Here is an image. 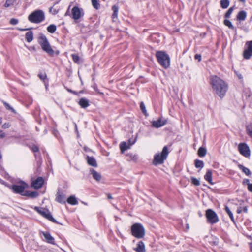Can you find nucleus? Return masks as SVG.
Returning a JSON list of instances; mask_svg holds the SVG:
<instances>
[{
    "instance_id": "1",
    "label": "nucleus",
    "mask_w": 252,
    "mask_h": 252,
    "mask_svg": "<svg viewBox=\"0 0 252 252\" xmlns=\"http://www.w3.org/2000/svg\"><path fill=\"white\" fill-rule=\"evenodd\" d=\"M210 84L213 92L220 98H222L228 90V84L223 79L217 75L210 77Z\"/></svg>"
},
{
    "instance_id": "2",
    "label": "nucleus",
    "mask_w": 252,
    "mask_h": 252,
    "mask_svg": "<svg viewBox=\"0 0 252 252\" xmlns=\"http://www.w3.org/2000/svg\"><path fill=\"white\" fill-rule=\"evenodd\" d=\"M38 42L41 46L42 49L48 54L49 55L52 56L54 54V51L52 48L47 37L43 34H40L38 38Z\"/></svg>"
},
{
    "instance_id": "3",
    "label": "nucleus",
    "mask_w": 252,
    "mask_h": 252,
    "mask_svg": "<svg viewBox=\"0 0 252 252\" xmlns=\"http://www.w3.org/2000/svg\"><path fill=\"white\" fill-rule=\"evenodd\" d=\"M169 154V151L166 146H164L160 153H156L154 155L153 164L157 166L162 164L164 161L167 158Z\"/></svg>"
},
{
    "instance_id": "4",
    "label": "nucleus",
    "mask_w": 252,
    "mask_h": 252,
    "mask_svg": "<svg viewBox=\"0 0 252 252\" xmlns=\"http://www.w3.org/2000/svg\"><path fill=\"white\" fill-rule=\"evenodd\" d=\"M131 231L132 236L138 239L143 238L145 234L143 226L139 223H134L131 226Z\"/></svg>"
},
{
    "instance_id": "5",
    "label": "nucleus",
    "mask_w": 252,
    "mask_h": 252,
    "mask_svg": "<svg viewBox=\"0 0 252 252\" xmlns=\"http://www.w3.org/2000/svg\"><path fill=\"white\" fill-rule=\"evenodd\" d=\"M156 57L159 63L165 68L170 65V58L164 52L158 51L156 53Z\"/></svg>"
},
{
    "instance_id": "6",
    "label": "nucleus",
    "mask_w": 252,
    "mask_h": 252,
    "mask_svg": "<svg viewBox=\"0 0 252 252\" xmlns=\"http://www.w3.org/2000/svg\"><path fill=\"white\" fill-rule=\"evenodd\" d=\"M45 19V15L43 11L41 10H37L28 16V20L32 23H39Z\"/></svg>"
},
{
    "instance_id": "7",
    "label": "nucleus",
    "mask_w": 252,
    "mask_h": 252,
    "mask_svg": "<svg viewBox=\"0 0 252 252\" xmlns=\"http://www.w3.org/2000/svg\"><path fill=\"white\" fill-rule=\"evenodd\" d=\"M205 216L207 222L210 224H213L219 221L217 214L211 209H208L206 211Z\"/></svg>"
},
{
    "instance_id": "8",
    "label": "nucleus",
    "mask_w": 252,
    "mask_h": 252,
    "mask_svg": "<svg viewBox=\"0 0 252 252\" xmlns=\"http://www.w3.org/2000/svg\"><path fill=\"white\" fill-rule=\"evenodd\" d=\"M28 187V185L23 181H21L18 184L13 185L11 187V189L15 193L20 194L23 195L25 193L24 190Z\"/></svg>"
},
{
    "instance_id": "9",
    "label": "nucleus",
    "mask_w": 252,
    "mask_h": 252,
    "mask_svg": "<svg viewBox=\"0 0 252 252\" xmlns=\"http://www.w3.org/2000/svg\"><path fill=\"white\" fill-rule=\"evenodd\" d=\"M238 151L240 153L246 158H250L251 151L248 145L245 143H240L238 145Z\"/></svg>"
},
{
    "instance_id": "10",
    "label": "nucleus",
    "mask_w": 252,
    "mask_h": 252,
    "mask_svg": "<svg viewBox=\"0 0 252 252\" xmlns=\"http://www.w3.org/2000/svg\"><path fill=\"white\" fill-rule=\"evenodd\" d=\"M72 18L75 20H78L83 16L84 13L83 9L78 6H74L71 10Z\"/></svg>"
},
{
    "instance_id": "11",
    "label": "nucleus",
    "mask_w": 252,
    "mask_h": 252,
    "mask_svg": "<svg viewBox=\"0 0 252 252\" xmlns=\"http://www.w3.org/2000/svg\"><path fill=\"white\" fill-rule=\"evenodd\" d=\"M247 48L243 52V57L245 59L248 60L252 56V40L247 41L246 43Z\"/></svg>"
},
{
    "instance_id": "12",
    "label": "nucleus",
    "mask_w": 252,
    "mask_h": 252,
    "mask_svg": "<svg viewBox=\"0 0 252 252\" xmlns=\"http://www.w3.org/2000/svg\"><path fill=\"white\" fill-rule=\"evenodd\" d=\"M44 183L43 178L41 177H38L36 180L33 181L32 183V186L35 189H40Z\"/></svg>"
},
{
    "instance_id": "13",
    "label": "nucleus",
    "mask_w": 252,
    "mask_h": 252,
    "mask_svg": "<svg viewBox=\"0 0 252 252\" xmlns=\"http://www.w3.org/2000/svg\"><path fill=\"white\" fill-rule=\"evenodd\" d=\"M166 122L165 120L160 118L157 120L153 121L152 126L155 128H158L164 126L166 124Z\"/></svg>"
},
{
    "instance_id": "14",
    "label": "nucleus",
    "mask_w": 252,
    "mask_h": 252,
    "mask_svg": "<svg viewBox=\"0 0 252 252\" xmlns=\"http://www.w3.org/2000/svg\"><path fill=\"white\" fill-rule=\"evenodd\" d=\"M46 241L51 244H55L54 238L48 232H44L42 233Z\"/></svg>"
},
{
    "instance_id": "15",
    "label": "nucleus",
    "mask_w": 252,
    "mask_h": 252,
    "mask_svg": "<svg viewBox=\"0 0 252 252\" xmlns=\"http://www.w3.org/2000/svg\"><path fill=\"white\" fill-rule=\"evenodd\" d=\"M135 143V140L132 143L129 144H128L126 142H122L120 144V148L121 149V151L122 153H124V152L129 149L130 148V146L133 145Z\"/></svg>"
},
{
    "instance_id": "16",
    "label": "nucleus",
    "mask_w": 252,
    "mask_h": 252,
    "mask_svg": "<svg viewBox=\"0 0 252 252\" xmlns=\"http://www.w3.org/2000/svg\"><path fill=\"white\" fill-rule=\"evenodd\" d=\"M134 250L136 252H146L144 243L142 241H139L137 244V247Z\"/></svg>"
},
{
    "instance_id": "17",
    "label": "nucleus",
    "mask_w": 252,
    "mask_h": 252,
    "mask_svg": "<svg viewBox=\"0 0 252 252\" xmlns=\"http://www.w3.org/2000/svg\"><path fill=\"white\" fill-rule=\"evenodd\" d=\"M91 174L94 179L97 181H99L101 180V176L100 174L94 170V169H91L90 170Z\"/></svg>"
},
{
    "instance_id": "18",
    "label": "nucleus",
    "mask_w": 252,
    "mask_h": 252,
    "mask_svg": "<svg viewBox=\"0 0 252 252\" xmlns=\"http://www.w3.org/2000/svg\"><path fill=\"white\" fill-rule=\"evenodd\" d=\"M204 179L210 184L213 185V183L212 182V172L211 170H207L204 175Z\"/></svg>"
},
{
    "instance_id": "19",
    "label": "nucleus",
    "mask_w": 252,
    "mask_h": 252,
    "mask_svg": "<svg viewBox=\"0 0 252 252\" xmlns=\"http://www.w3.org/2000/svg\"><path fill=\"white\" fill-rule=\"evenodd\" d=\"M56 200L60 203H65V197L63 194L60 192H58L56 195Z\"/></svg>"
},
{
    "instance_id": "20",
    "label": "nucleus",
    "mask_w": 252,
    "mask_h": 252,
    "mask_svg": "<svg viewBox=\"0 0 252 252\" xmlns=\"http://www.w3.org/2000/svg\"><path fill=\"white\" fill-rule=\"evenodd\" d=\"M87 161L89 165L93 167H97V163L95 159L93 157L87 156Z\"/></svg>"
},
{
    "instance_id": "21",
    "label": "nucleus",
    "mask_w": 252,
    "mask_h": 252,
    "mask_svg": "<svg viewBox=\"0 0 252 252\" xmlns=\"http://www.w3.org/2000/svg\"><path fill=\"white\" fill-rule=\"evenodd\" d=\"M78 104L83 108H85L89 106V100L85 98H82L80 99Z\"/></svg>"
},
{
    "instance_id": "22",
    "label": "nucleus",
    "mask_w": 252,
    "mask_h": 252,
    "mask_svg": "<svg viewBox=\"0 0 252 252\" xmlns=\"http://www.w3.org/2000/svg\"><path fill=\"white\" fill-rule=\"evenodd\" d=\"M247 16V13L245 11H240L237 15V19L239 21H244Z\"/></svg>"
},
{
    "instance_id": "23",
    "label": "nucleus",
    "mask_w": 252,
    "mask_h": 252,
    "mask_svg": "<svg viewBox=\"0 0 252 252\" xmlns=\"http://www.w3.org/2000/svg\"><path fill=\"white\" fill-rule=\"evenodd\" d=\"M34 209L38 212L40 215L44 217L46 213L49 211L48 209L43 208H39L38 207H35Z\"/></svg>"
},
{
    "instance_id": "24",
    "label": "nucleus",
    "mask_w": 252,
    "mask_h": 252,
    "mask_svg": "<svg viewBox=\"0 0 252 252\" xmlns=\"http://www.w3.org/2000/svg\"><path fill=\"white\" fill-rule=\"evenodd\" d=\"M25 38L28 42H31L33 38V34L32 31L27 32L25 35Z\"/></svg>"
},
{
    "instance_id": "25",
    "label": "nucleus",
    "mask_w": 252,
    "mask_h": 252,
    "mask_svg": "<svg viewBox=\"0 0 252 252\" xmlns=\"http://www.w3.org/2000/svg\"><path fill=\"white\" fill-rule=\"evenodd\" d=\"M238 167H239V168L241 170H242V171L247 176H249L251 174V172L250 171V170L247 167H244L243 165H241V164H239L238 165Z\"/></svg>"
},
{
    "instance_id": "26",
    "label": "nucleus",
    "mask_w": 252,
    "mask_h": 252,
    "mask_svg": "<svg viewBox=\"0 0 252 252\" xmlns=\"http://www.w3.org/2000/svg\"><path fill=\"white\" fill-rule=\"evenodd\" d=\"M23 194V196H30L32 198H35L38 195V193L36 191H26L25 193Z\"/></svg>"
},
{
    "instance_id": "27",
    "label": "nucleus",
    "mask_w": 252,
    "mask_h": 252,
    "mask_svg": "<svg viewBox=\"0 0 252 252\" xmlns=\"http://www.w3.org/2000/svg\"><path fill=\"white\" fill-rule=\"evenodd\" d=\"M67 202L71 205H76L78 204L77 199L74 196H71L68 198L67 200Z\"/></svg>"
},
{
    "instance_id": "28",
    "label": "nucleus",
    "mask_w": 252,
    "mask_h": 252,
    "mask_svg": "<svg viewBox=\"0 0 252 252\" xmlns=\"http://www.w3.org/2000/svg\"><path fill=\"white\" fill-rule=\"evenodd\" d=\"M229 0H221L220 1V6L223 9L227 8L229 6Z\"/></svg>"
},
{
    "instance_id": "29",
    "label": "nucleus",
    "mask_w": 252,
    "mask_h": 252,
    "mask_svg": "<svg viewBox=\"0 0 252 252\" xmlns=\"http://www.w3.org/2000/svg\"><path fill=\"white\" fill-rule=\"evenodd\" d=\"M206 149L205 148L200 147L198 150V155L199 157H204L206 154Z\"/></svg>"
},
{
    "instance_id": "30",
    "label": "nucleus",
    "mask_w": 252,
    "mask_h": 252,
    "mask_svg": "<svg viewBox=\"0 0 252 252\" xmlns=\"http://www.w3.org/2000/svg\"><path fill=\"white\" fill-rule=\"evenodd\" d=\"M56 26L54 24L50 25L47 28V31L51 33H54L56 31Z\"/></svg>"
},
{
    "instance_id": "31",
    "label": "nucleus",
    "mask_w": 252,
    "mask_h": 252,
    "mask_svg": "<svg viewBox=\"0 0 252 252\" xmlns=\"http://www.w3.org/2000/svg\"><path fill=\"white\" fill-rule=\"evenodd\" d=\"M247 134L252 138V123L248 124L246 126Z\"/></svg>"
},
{
    "instance_id": "32",
    "label": "nucleus",
    "mask_w": 252,
    "mask_h": 252,
    "mask_svg": "<svg viewBox=\"0 0 252 252\" xmlns=\"http://www.w3.org/2000/svg\"><path fill=\"white\" fill-rule=\"evenodd\" d=\"M44 217L53 222H56V220L52 217V215L49 211H48Z\"/></svg>"
},
{
    "instance_id": "33",
    "label": "nucleus",
    "mask_w": 252,
    "mask_h": 252,
    "mask_svg": "<svg viewBox=\"0 0 252 252\" xmlns=\"http://www.w3.org/2000/svg\"><path fill=\"white\" fill-rule=\"evenodd\" d=\"M195 166L196 168H202L204 166V163L202 160L196 159L195 160Z\"/></svg>"
},
{
    "instance_id": "34",
    "label": "nucleus",
    "mask_w": 252,
    "mask_h": 252,
    "mask_svg": "<svg viewBox=\"0 0 252 252\" xmlns=\"http://www.w3.org/2000/svg\"><path fill=\"white\" fill-rule=\"evenodd\" d=\"M225 210L227 212L228 215H229V216L230 219L231 220L234 222V217H233V214H232V212L230 211V209L229 208V207L228 206H225Z\"/></svg>"
},
{
    "instance_id": "35",
    "label": "nucleus",
    "mask_w": 252,
    "mask_h": 252,
    "mask_svg": "<svg viewBox=\"0 0 252 252\" xmlns=\"http://www.w3.org/2000/svg\"><path fill=\"white\" fill-rule=\"evenodd\" d=\"M112 10L113 11L112 18H115L117 17L118 12V7L115 5L112 6Z\"/></svg>"
},
{
    "instance_id": "36",
    "label": "nucleus",
    "mask_w": 252,
    "mask_h": 252,
    "mask_svg": "<svg viewBox=\"0 0 252 252\" xmlns=\"http://www.w3.org/2000/svg\"><path fill=\"white\" fill-rule=\"evenodd\" d=\"M242 211L245 213H247L248 212L247 207L246 206H239L237 208V212L238 214H240Z\"/></svg>"
},
{
    "instance_id": "37",
    "label": "nucleus",
    "mask_w": 252,
    "mask_h": 252,
    "mask_svg": "<svg viewBox=\"0 0 252 252\" xmlns=\"http://www.w3.org/2000/svg\"><path fill=\"white\" fill-rule=\"evenodd\" d=\"M15 2L16 0H6L5 3L4 4V6L5 7H8L10 6L14 5Z\"/></svg>"
},
{
    "instance_id": "38",
    "label": "nucleus",
    "mask_w": 252,
    "mask_h": 252,
    "mask_svg": "<svg viewBox=\"0 0 252 252\" xmlns=\"http://www.w3.org/2000/svg\"><path fill=\"white\" fill-rule=\"evenodd\" d=\"M224 24L225 26L228 27L230 29H231L232 30L234 29V26H233L231 22L229 20H227V19L224 20Z\"/></svg>"
},
{
    "instance_id": "39",
    "label": "nucleus",
    "mask_w": 252,
    "mask_h": 252,
    "mask_svg": "<svg viewBox=\"0 0 252 252\" xmlns=\"http://www.w3.org/2000/svg\"><path fill=\"white\" fill-rule=\"evenodd\" d=\"M92 5L95 9H98L100 7L98 0H91Z\"/></svg>"
},
{
    "instance_id": "40",
    "label": "nucleus",
    "mask_w": 252,
    "mask_h": 252,
    "mask_svg": "<svg viewBox=\"0 0 252 252\" xmlns=\"http://www.w3.org/2000/svg\"><path fill=\"white\" fill-rule=\"evenodd\" d=\"M49 11L51 13H52L53 15H55L59 12V8H57L56 7H54V6L51 7Z\"/></svg>"
},
{
    "instance_id": "41",
    "label": "nucleus",
    "mask_w": 252,
    "mask_h": 252,
    "mask_svg": "<svg viewBox=\"0 0 252 252\" xmlns=\"http://www.w3.org/2000/svg\"><path fill=\"white\" fill-rule=\"evenodd\" d=\"M234 10V7H230L225 14V18H229Z\"/></svg>"
},
{
    "instance_id": "42",
    "label": "nucleus",
    "mask_w": 252,
    "mask_h": 252,
    "mask_svg": "<svg viewBox=\"0 0 252 252\" xmlns=\"http://www.w3.org/2000/svg\"><path fill=\"white\" fill-rule=\"evenodd\" d=\"M191 182L192 183L195 185V186H199L200 185V181L197 179L194 178V177H191Z\"/></svg>"
},
{
    "instance_id": "43",
    "label": "nucleus",
    "mask_w": 252,
    "mask_h": 252,
    "mask_svg": "<svg viewBox=\"0 0 252 252\" xmlns=\"http://www.w3.org/2000/svg\"><path fill=\"white\" fill-rule=\"evenodd\" d=\"M140 107L141 110H142V112L145 115H147V111H146V107H145L144 103L143 102H141L140 103Z\"/></svg>"
},
{
    "instance_id": "44",
    "label": "nucleus",
    "mask_w": 252,
    "mask_h": 252,
    "mask_svg": "<svg viewBox=\"0 0 252 252\" xmlns=\"http://www.w3.org/2000/svg\"><path fill=\"white\" fill-rule=\"evenodd\" d=\"M71 57H72L73 61L75 63H79L80 58H79V57L77 55H76V54H72L71 55Z\"/></svg>"
},
{
    "instance_id": "45",
    "label": "nucleus",
    "mask_w": 252,
    "mask_h": 252,
    "mask_svg": "<svg viewBox=\"0 0 252 252\" xmlns=\"http://www.w3.org/2000/svg\"><path fill=\"white\" fill-rule=\"evenodd\" d=\"M4 106L6 107V109H8V110H11L12 112H13V113H15L16 112L15 111V110L12 108L11 107L9 104H8L6 102H4Z\"/></svg>"
},
{
    "instance_id": "46",
    "label": "nucleus",
    "mask_w": 252,
    "mask_h": 252,
    "mask_svg": "<svg viewBox=\"0 0 252 252\" xmlns=\"http://www.w3.org/2000/svg\"><path fill=\"white\" fill-rule=\"evenodd\" d=\"M18 23V20L17 19L12 18L10 20V23L12 25H15Z\"/></svg>"
},
{
    "instance_id": "47",
    "label": "nucleus",
    "mask_w": 252,
    "mask_h": 252,
    "mask_svg": "<svg viewBox=\"0 0 252 252\" xmlns=\"http://www.w3.org/2000/svg\"><path fill=\"white\" fill-rule=\"evenodd\" d=\"M38 77L42 80H44L46 78V74H39Z\"/></svg>"
},
{
    "instance_id": "48",
    "label": "nucleus",
    "mask_w": 252,
    "mask_h": 252,
    "mask_svg": "<svg viewBox=\"0 0 252 252\" xmlns=\"http://www.w3.org/2000/svg\"><path fill=\"white\" fill-rule=\"evenodd\" d=\"M32 150L33 152H36L38 151L39 148L37 146L34 145L32 147Z\"/></svg>"
},
{
    "instance_id": "49",
    "label": "nucleus",
    "mask_w": 252,
    "mask_h": 252,
    "mask_svg": "<svg viewBox=\"0 0 252 252\" xmlns=\"http://www.w3.org/2000/svg\"><path fill=\"white\" fill-rule=\"evenodd\" d=\"M194 58L198 61H200L201 60V56L199 54H196L194 56Z\"/></svg>"
},
{
    "instance_id": "50",
    "label": "nucleus",
    "mask_w": 252,
    "mask_h": 252,
    "mask_svg": "<svg viewBox=\"0 0 252 252\" xmlns=\"http://www.w3.org/2000/svg\"><path fill=\"white\" fill-rule=\"evenodd\" d=\"M248 189L250 192H252V184L248 183Z\"/></svg>"
},
{
    "instance_id": "51",
    "label": "nucleus",
    "mask_w": 252,
    "mask_h": 252,
    "mask_svg": "<svg viewBox=\"0 0 252 252\" xmlns=\"http://www.w3.org/2000/svg\"><path fill=\"white\" fill-rule=\"evenodd\" d=\"M5 137V133L2 130H0V138H2Z\"/></svg>"
},
{
    "instance_id": "52",
    "label": "nucleus",
    "mask_w": 252,
    "mask_h": 252,
    "mask_svg": "<svg viewBox=\"0 0 252 252\" xmlns=\"http://www.w3.org/2000/svg\"><path fill=\"white\" fill-rule=\"evenodd\" d=\"M67 91H68V92H70V93H72V94H76V95H77V94H78L77 92H75V91H73V90H70V89H67Z\"/></svg>"
},
{
    "instance_id": "53",
    "label": "nucleus",
    "mask_w": 252,
    "mask_h": 252,
    "mask_svg": "<svg viewBox=\"0 0 252 252\" xmlns=\"http://www.w3.org/2000/svg\"><path fill=\"white\" fill-rule=\"evenodd\" d=\"M248 183H249V179H245L243 182V184L244 185H248Z\"/></svg>"
},
{
    "instance_id": "54",
    "label": "nucleus",
    "mask_w": 252,
    "mask_h": 252,
    "mask_svg": "<svg viewBox=\"0 0 252 252\" xmlns=\"http://www.w3.org/2000/svg\"><path fill=\"white\" fill-rule=\"evenodd\" d=\"M17 29L20 31H27V30H29L28 28L22 29V28H17Z\"/></svg>"
},
{
    "instance_id": "55",
    "label": "nucleus",
    "mask_w": 252,
    "mask_h": 252,
    "mask_svg": "<svg viewBox=\"0 0 252 252\" xmlns=\"http://www.w3.org/2000/svg\"><path fill=\"white\" fill-rule=\"evenodd\" d=\"M107 198L109 199H111L113 198L112 196H111V195L110 194H107Z\"/></svg>"
},
{
    "instance_id": "56",
    "label": "nucleus",
    "mask_w": 252,
    "mask_h": 252,
    "mask_svg": "<svg viewBox=\"0 0 252 252\" xmlns=\"http://www.w3.org/2000/svg\"><path fill=\"white\" fill-rule=\"evenodd\" d=\"M134 140H134L133 141H132L131 139H129V140H128V143H127V144H130V143H132Z\"/></svg>"
},
{
    "instance_id": "57",
    "label": "nucleus",
    "mask_w": 252,
    "mask_h": 252,
    "mask_svg": "<svg viewBox=\"0 0 252 252\" xmlns=\"http://www.w3.org/2000/svg\"><path fill=\"white\" fill-rule=\"evenodd\" d=\"M250 248L251 251L252 252V243H250Z\"/></svg>"
},
{
    "instance_id": "58",
    "label": "nucleus",
    "mask_w": 252,
    "mask_h": 252,
    "mask_svg": "<svg viewBox=\"0 0 252 252\" xmlns=\"http://www.w3.org/2000/svg\"><path fill=\"white\" fill-rule=\"evenodd\" d=\"M238 77L240 78V79H242V75L240 74V75H238Z\"/></svg>"
},
{
    "instance_id": "59",
    "label": "nucleus",
    "mask_w": 252,
    "mask_h": 252,
    "mask_svg": "<svg viewBox=\"0 0 252 252\" xmlns=\"http://www.w3.org/2000/svg\"><path fill=\"white\" fill-rule=\"evenodd\" d=\"M133 159H134V160H136V159H137V157H136V156H133Z\"/></svg>"
},
{
    "instance_id": "60",
    "label": "nucleus",
    "mask_w": 252,
    "mask_h": 252,
    "mask_svg": "<svg viewBox=\"0 0 252 252\" xmlns=\"http://www.w3.org/2000/svg\"><path fill=\"white\" fill-rule=\"evenodd\" d=\"M240 1L244 3L245 2V0H239Z\"/></svg>"
},
{
    "instance_id": "61",
    "label": "nucleus",
    "mask_w": 252,
    "mask_h": 252,
    "mask_svg": "<svg viewBox=\"0 0 252 252\" xmlns=\"http://www.w3.org/2000/svg\"><path fill=\"white\" fill-rule=\"evenodd\" d=\"M187 229H189V225L188 224H187Z\"/></svg>"
},
{
    "instance_id": "62",
    "label": "nucleus",
    "mask_w": 252,
    "mask_h": 252,
    "mask_svg": "<svg viewBox=\"0 0 252 252\" xmlns=\"http://www.w3.org/2000/svg\"><path fill=\"white\" fill-rule=\"evenodd\" d=\"M68 14V11L65 13V15L66 16Z\"/></svg>"
},
{
    "instance_id": "63",
    "label": "nucleus",
    "mask_w": 252,
    "mask_h": 252,
    "mask_svg": "<svg viewBox=\"0 0 252 252\" xmlns=\"http://www.w3.org/2000/svg\"><path fill=\"white\" fill-rule=\"evenodd\" d=\"M1 119L0 118V124H1Z\"/></svg>"
}]
</instances>
